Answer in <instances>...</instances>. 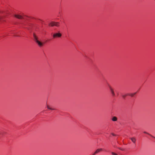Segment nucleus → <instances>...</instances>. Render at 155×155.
<instances>
[{
    "label": "nucleus",
    "mask_w": 155,
    "mask_h": 155,
    "mask_svg": "<svg viewBox=\"0 0 155 155\" xmlns=\"http://www.w3.org/2000/svg\"><path fill=\"white\" fill-rule=\"evenodd\" d=\"M108 87H109V88L110 90V92L111 93V94H112V95L113 97H114L115 96V94L114 91V90L113 88L111 87V86L108 84Z\"/></svg>",
    "instance_id": "obj_1"
},
{
    "label": "nucleus",
    "mask_w": 155,
    "mask_h": 155,
    "mask_svg": "<svg viewBox=\"0 0 155 155\" xmlns=\"http://www.w3.org/2000/svg\"><path fill=\"white\" fill-rule=\"evenodd\" d=\"M49 25L51 26H58L59 25V23L58 22H52L50 23Z\"/></svg>",
    "instance_id": "obj_2"
},
{
    "label": "nucleus",
    "mask_w": 155,
    "mask_h": 155,
    "mask_svg": "<svg viewBox=\"0 0 155 155\" xmlns=\"http://www.w3.org/2000/svg\"><path fill=\"white\" fill-rule=\"evenodd\" d=\"M61 36V34L59 33H54L53 35V38H60Z\"/></svg>",
    "instance_id": "obj_3"
},
{
    "label": "nucleus",
    "mask_w": 155,
    "mask_h": 155,
    "mask_svg": "<svg viewBox=\"0 0 155 155\" xmlns=\"http://www.w3.org/2000/svg\"><path fill=\"white\" fill-rule=\"evenodd\" d=\"M35 41L38 44L39 46L41 47L43 45V44L37 39V38L36 36L35 37Z\"/></svg>",
    "instance_id": "obj_4"
},
{
    "label": "nucleus",
    "mask_w": 155,
    "mask_h": 155,
    "mask_svg": "<svg viewBox=\"0 0 155 155\" xmlns=\"http://www.w3.org/2000/svg\"><path fill=\"white\" fill-rule=\"evenodd\" d=\"M103 149L102 148L98 149L96 150L93 153L92 155H95L96 154L99 153V152L102 151Z\"/></svg>",
    "instance_id": "obj_5"
},
{
    "label": "nucleus",
    "mask_w": 155,
    "mask_h": 155,
    "mask_svg": "<svg viewBox=\"0 0 155 155\" xmlns=\"http://www.w3.org/2000/svg\"><path fill=\"white\" fill-rule=\"evenodd\" d=\"M134 144L136 143V139L135 137H132L130 138Z\"/></svg>",
    "instance_id": "obj_6"
},
{
    "label": "nucleus",
    "mask_w": 155,
    "mask_h": 155,
    "mask_svg": "<svg viewBox=\"0 0 155 155\" xmlns=\"http://www.w3.org/2000/svg\"><path fill=\"white\" fill-rule=\"evenodd\" d=\"M15 17L19 19H21L23 18L22 16L19 15H15Z\"/></svg>",
    "instance_id": "obj_7"
},
{
    "label": "nucleus",
    "mask_w": 155,
    "mask_h": 155,
    "mask_svg": "<svg viewBox=\"0 0 155 155\" xmlns=\"http://www.w3.org/2000/svg\"><path fill=\"white\" fill-rule=\"evenodd\" d=\"M47 108L48 109H49V110H56V109H55V108L54 107H52V106H49V105H47Z\"/></svg>",
    "instance_id": "obj_8"
},
{
    "label": "nucleus",
    "mask_w": 155,
    "mask_h": 155,
    "mask_svg": "<svg viewBox=\"0 0 155 155\" xmlns=\"http://www.w3.org/2000/svg\"><path fill=\"white\" fill-rule=\"evenodd\" d=\"M112 120L114 121H116L117 120V118L116 117H114L112 118Z\"/></svg>",
    "instance_id": "obj_9"
},
{
    "label": "nucleus",
    "mask_w": 155,
    "mask_h": 155,
    "mask_svg": "<svg viewBox=\"0 0 155 155\" xmlns=\"http://www.w3.org/2000/svg\"><path fill=\"white\" fill-rule=\"evenodd\" d=\"M136 94V93H132L129 94L128 95L131 97H133L135 94Z\"/></svg>",
    "instance_id": "obj_10"
},
{
    "label": "nucleus",
    "mask_w": 155,
    "mask_h": 155,
    "mask_svg": "<svg viewBox=\"0 0 155 155\" xmlns=\"http://www.w3.org/2000/svg\"><path fill=\"white\" fill-rule=\"evenodd\" d=\"M3 19V17L2 16H0V22L2 21Z\"/></svg>",
    "instance_id": "obj_11"
},
{
    "label": "nucleus",
    "mask_w": 155,
    "mask_h": 155,
    "mask_svg": "<svg viewBox=\"0 0 155 155\" xmlns=\"http://www.w3.org/2000/svg\"><path fill=\"white\" fill-rule=\"evenodd\" d=\"M111 153L112 155H117V153L114 152H112Z\"/></svg>",
    "instance_id": "obj_12"
},
{
    "label": "nucleus",
    "mask_w": 155,
    "mask_h": 155,
    "mask_svg": "<svg viewBox=\"0 0 155 155\" xmlns=\"http://www.w3.org/2000/svg\"><path fill=\"white\" fill-rule=\"evenodd\" d=\"M144 133H145V134H149V135H150L151 136L150 134H149L147 133V132H144Z\"/></svg>",
    "instance_id": "obj_13"
}]
</instances>
